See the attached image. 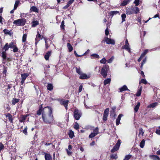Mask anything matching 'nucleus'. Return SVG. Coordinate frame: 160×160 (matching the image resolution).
Wrapping results in <instances>:
<instances>
[{"mask_svg": "<svg viewBox=\"0 0 160 160\" xmlns=\"http://www.w3.org/2000/svg\"><path fill=\"white\" fill-rule=\"evenodd\" d=\"M48 109L49 113L46 114L43 112L42 113L43 120L44 122L47 123L51 124L53 122V116L52 115V112L51 108L50 107H47L44 108V111H46Z\"/></svg>", "mask_w": 160, "mask_h": 160, "instance_id": "1", "label": "nucleus"}, {"mask_svg": "<svg viewBox=\"0 0 160 160\" xmlns=\"http://www.w3.org/2000/svg\"><path fill=\"white\" fill-rule=\"evenodd\" d=\"M109 70V66L104 65L102 67L101 71V74L103 78H105L107 76L108 71Z\"/></svg>", "mask_w": 160, "mask_h": 160, "instance_id": "2", "label": "nucleus"}, {"mask_svg": "<svg viewBox=\"0 0 160 160\" xmlns=\"http://www.w3.org/2000/svg\"><path fill=\"white\" fill-rule=\"evenodd\" d=\"M26 20L24 18L18 19L15 20L13 23L17 26H23L25 24Z\"/></svg>", "mask_w": 160, "mask_h": 160, "instance_id": "3", "label": "nucleus"}, {"mask_svg": "<svg viewBox=\"0 0 160 160\" xmlns=\"http://www.w3.org/2000/svg\"><path fill=\"white\" fill-rule=\"evenodd\" d=\"M121 144L120 140H118L117 142L115 145L113 147L112 149L111 150L112 152H114L117 151L119 149Z\"/></svg>", "mask_w": 160, "mask_h": 160, "instance_id": "4", "label": "nucleus"}, {"mask_svg": "<svg viewBox=\"0 0 160 160\" xmlns=\"http://www.w3.org/2000/svg\"><path fill=\"white\" fill-rule=\"evenodd\" d=\"M81 113L80 112H79L78 110H75L74 112V116L77 120H78L79 119L81 116Z\"/></svg>", "mask_w": 160, "mask_h": 160, "instance_id": "5", "label": "nucleus"}, {"mask_svg": "<svg viewBox=\"0 0 160 160\" xmlns=\"http://www.w3.org/2000/svg\"><path fill=\"white\" fill-rule=\"evenodd\" d=\"M29 76V74L27 73H25L21 74V83L22 85H23L24 83L25 80Z\"/></svg>", "mask_w": 160, "mask_h": 160, "instance_id": "6", "label": "nucleus"}, {"mask_svg": "<svg viewBox=\"0 0 160 160\" xmlns=\"http://www.w3.org/2000/svg\"><path fill=\"white\" fill-rule=\"evenodd\" d=\"M104 42L108 44L114 45L115 43V41L114 40L109 38L108 37H105L104 38Z\"/></svg>", "mask_w": 160, "mask_h": 160, "instance_id": "7", "label": "nucleus"}, {"mask_svg": "<svg viewBox=\"0 0 160 160\" xmlns=\"http://www.w3.org/2000/svg\"><path fill=\"white\" fill-rule=\"evenodd\" d=\"M109 111V108H107L106 109L104 112L103 119V121H105L107 120V117L108 115Z\"/></svg>", "mask_w": 160, "mask_h": 160, "instance_id": "8", "label": "nucleus"}, {"mask_svg": "<svg viewBox=\"0 0 160 160\" xmlns=\"http://www.w3.org/2000/svg\"><path fill=\"white\" fill-rule=\"evenodd\" d=\"M69 101L67 100H62L60 101V103L61 104L64 106L66 110L68 109V106Z\"/></svg>", "mask_w": 160, "mask_h": 160, "instance_id": "9", "label": "nucleus"}, {"mask_svg": "<svg viewBox=\"0 0 160 160\" xmlns=\"http://www.w3.org/2000/svg\"><path fill=\"white\" fill-rule=\"evenodd\" d=\"M90 78V76L89 75H87L85 73H82L80 75L79 78L82 79H88Z\"/></svg>", "mask_w": 160, "mask_h": 160, "instance_id": "10", "label": "nucleus"}, {"mask_svg": "<svg viewBox=\"0 0 160 160\" xmlns=\"http://www.w3.org/2000/svg\"><path fill=\"white\" fill-rule=\"evenodd\" d=\"M156 50V48L152 49L149 50L147 49H145L141 54V57H144L146 55V54L149 51L151 52Z\"/></svg>", "mask_w": 160, "mask_h": 160, "instance_id": "11", "label": "nucleus"}, {"mask_svg": "<svg viewBox=\"0 0 160 160\" xmlns=\"http://www.w3.org/2000/svg\"><path fill=\"white\" fill-rule=\"evenodd\" d=\"M41 35L39 34L38 32H37V34L36 35V38H35V44L37 45L38 43L39 42V41L41 39Z\"/></svg>", "mask_w": 160, "mask_h": 160, "instance_id": "12", "label": "nucleus"}, {"mask_svg": "<svg viewBox=\"0 0 160 160\" xmlns=\"http://www.w3.org/2000/svg\"><path fill=\"white\" fill-rule=\"evenodd\" d=\"M43 154L45 155V160H51L52 159V157L49 154L43 152Z\"/></svg>", "mask_w": 160, "mask_h": 160, "instance_id": "13", "label": "nucleus"}, {"mask_svg": "<svg viewBox=\"0 0 160 160\" xmlns=\"http://www.w3.org/2000/svg\"><path fill=\"white\" fill-rule=\"evenodd\" d=\"M126 13L128 15H130L133 13V12H132V7L130 8L127 7L126 8Z\"/></svg>", "mask_w": 160, "mask_h": 160, "instance_id": "14", "label": "nucleus"}, {"mask_svg": "<svg viewBox=\"0 0 160 160\" xmlns=\"http://www.w3.org/2000/svg\"><path fill=\"white\" fill-rule=\"evenodd\" d=\"M123 116L122 114H120L118 116V118L116 120V123L117 125H118L120 124V122L121 120V118Z\"/></svg>", "mask_w": 160, "mask_h": 160, "instance_id": "15", "label": "nucleus"}, {"mask_svg": "<svg viewBox=\"0 0 160 160\" xmlns=\"http://www.w3.org/2000/svg\"><path fill=\"white\" fill-rule=\"evenodd\" d=\"M139 133L138 136L140 137V138H142L143 136L144 131L143 130L142 128H139Z\"/></svg>", "mask_w": 160, "mask_h": 160, "instance_id": "16", "label": "nucleus"}, {"mask_svg": "<svg viewBox=\"0 0 160 160\" xmlns=\"http://www.w3.org/2000/svg\"><path fill=\"white\" fill-rule=\"evenodd\" d=\"M52 53V51H48L44 55L45 59L47 60H48L49 57L51 56Z\"/></svg>", "mask_w": 160, "mask_h": 160, "instance_id": "17", "label": "nucleus"}, {"mask_svg": "<svg viewBox=\"0 0 160 160\" xmlns=\"http://www.w3.org/2000/svg\"><path fill=\"white\" fill-rule=\"evenodd\" d=\"M120 92H122L126 90L129 91V90L128 89L127 86L126 85H123L122 87L119 88Z\"/></svg>", "mask_w": 160, "mask_h": 160, "instance_id": "18", "label": "nucleus"}, {"mask_svg": "<svg viewBox=\"0 0 160 160\" xmlns=\"http://www.w3.org/2000/svg\"><path fill=\"white\" fill-rule=\"evenodd\" d=\"M142 90V87L139 86L138 88V91L137 93L136 94V95L137 97H139L140 96L141 91Z\"/></svg>", "mask_w": 160, "mask_h": 160, "instance_id": "19", "label": "nucleus"}, {"mask_svg": "<svg viewBox=\"0 0 160 160\" xmlns=\"http://www.w3.org/2000/svg\"><path fill=\"white\" fill-rule=\"evenodd\" d=\"M2 57L3 58L2 60V63H5V62H4V61L5 59H6V52L3 51L2 52Z\"/></svg>", "mask_w": 160, "mask_h": 160, "instance_id": "20", "label": "nucleus"}, {"mask_svg": "<svg viewBox=\"0 0 160 160\" xmlns=\"http://www.w3.org/2000/svg\"><path fill=\"white\" fill-rule=\"evenodd\" d=\"M6 116L7 118H8L10 122H12L13 119L12 118V115L10 113H7V114L6 115Z\"/></svg>", "mask_w": 160, "mask_h": 160, "instance_id": "21", "label": "nucleus"}, {"mask_svg": "<svg viewBox=\"0 0 160 160\" xmlns=\"http://www.w3.org/2000/svg\"><path fill=\"white\" fill-rule=\"evenodd\" d=\"M122 48L123 49L126 50L128 52H130V48L129 47V45L125 44L122 47Z\"/></svg>", "mask_w": 160, "mask_h": 160, "instance_id": "22", "label": "nucleus"}, {"mask_svg": "<svg viewBox=\"0 0 160 160\" xmlns=\"http://www.w3.org/2000/svg\"><path fill=\"white\" fill-rule=\"evenodd\" d=\"M150 157L153 160H160L159 158L157 155H150Z\"/></svg>", "mask_w": 160, "mask_h": 160, "instance_id": "23", "label": "nucleus"}, {"mask_svg": "<svg viewBox=\"0 0 160 160\" xmlns=\"http://www.w3.org/2000/svg\"><path fill=\"white\" fill-rule=\"evenodd\" d=\"M30 10L32 12H38V10L37 8L35 6H32L30 8Z\"/></svg>", "mask_w": 160, "mask_h": 160, "instance_id": "24", "label": "nucleus"}, {"mask_svg": "<svg viewBox=\"0 0 160 160\" xmlns=\"http://www.w3.org/2000/svg\"><path fill=\"white\" fill-rule=\"evenodd\" d=\"M158 104V103L157 102H154L153 103H152V104H151L150 105H149L148 106V108H154Z\"/></svg>", "mask_w": 160, "mask_h": 160, "instance_id": "25", "label": "nucleus"}, {"mask_svg": "<svg viewBox=\"0 0 160 160\" xmlns=\"http://www.w3.org/2000/svg\"><path fill=\"white\" fill-rule=\"evenodd\" d=\"M19 99L17 98H13L12 100V104L15 105L16 103L19 102Z\"/></svg>", "mask_w": 160, "mask_h": 160, "instance_id": "26", "label": "nucleus"}, {"mask_svg": "<svg viewBox=\"0 0 160 160\" xmlns=\"http://www.w3.org/2000/svg\"><path fill=\"white\" fill-rule=\"evenodd\" d=\"M67 46L68 49V51L70 52H71L73 50V47L71 44L70 43H68Z\"/></svg>", "mask_w": 160, "mask_h": 160, "instance_id": "27", "label": "nucleus"}, {"mask_svg": "<svg viewBox=\"0 0 160 160\" xmlns=\"http://www.w3.org/2000/svg\"><path fill=\"white\" fill-rule=\"evenodd\" d=\"M140 103L139 102H138L137 103L136 106H135L134 108V110L135 112H138V109H139V107L140 106Z\"/></svg>", "mask_w": 160, "mask_h": 160, "instance_id": "28", "label": "nucleus"}, {"mask_svg": "<svg viewBox=\"0 0 160 160\" xmlns=\"http://www.w3.org/2000/svg\"><path fill=\"white\" fill-rule=\"evenodd\" d=\"M92 59L99 58V56L97 54H93L91 55Z\"/></svg>", "mask_w": 160, "mask_h": 160, "instance_id": "29", "label": "nucleus"}, {"mask_svg": "<svg viewBox=\"0 0 160 160\" xmlns=\"http://www.w3.org/2000/svg\"><path fill=\"white\" fill-rule=\"evenodd\" d=\"M68 135L69 137L71 138H72L74 136V133L72 130H70L68 133Z\"/></svg>", "mask_w": 160, "mask_h": 160, "instance_id": "30", "label": "nucleus"}, {"mask_svg": "<svg viewBox=\"0 0 160 160\" xmlns=\"http://www.w3.org/2000/svg\"><path fill=\"white\" fill-rule=\"evenodd\" d=\"M32 26L33 27H36L37 25L39 24L38 22L37 21H34L32 22Z\"/></svg>", "mask_w": 160, "mask_h": 160, "instance_id": "31", "label": "nucleus"}, {"mask_svg": "<svg viewBox=\"0 0 160 160\" xmlns=\"http://www.w3.org/2000/svg\"><path fill=\"white\" fill-rule=\"evenodd\" d=\"M111 81L110 78H108L104 80V83L105 85H106L107 84H109L110 83Z\"/></svg>", "mask_w": 160, "mask_h": 160, "instance_id": "32", "label": "nucleus"}, {"mask_svg": "<svg viewBox=\"0 0 160 160\" xmlns=\"http://www.w3.org/2000/svg\"><path fill=\"white\" fill-rule=\"evenodd\" d=\"M47 89L48 90L51 91L52 90L53 88V86L51 84H48L47 86Z\"/></svg>", "mask_w": 160, "mask_h": 160, "instance_id": "33", "label": "nucleus"}, {"mask_svg": "<svg viewBox=\"0 0 160 160\" xmlns=\"http://www.w3.org/2000/svg\"><path fill=\"white\" fill-rule=\"evenodd\" d=\"M145 141L143 139L142 140L140 144V146L141 148H143L145 145Z\"/></svg>", "mask_w": 160, "mask_h": 160, "instance_id": "34", "label": "nucleus"}, {"mask_svg": "<svg viewBox=\"0 0 160 160\" xmlns=\"http://www.w3.org/2000/svg\"><path fill=\"white\" fill-rule=\"evenodd\" d=\"M20 2V1L19 0H17L15 1L14 7V9H16L17 8Z\"/></svg>", "mask_w": 160, "mask_h": 160, "instance_id": "35", "label": "nucleus"}, {"mask_svg": "<svg viewBox=\"0 0 160 160\" xmlns=\"http://www.w3.org/2000/svg\"><path fill=\"white\" fill-rule=\"evenodd\" d=\"M9 48L8 43H6L5 45L4 46L3 48V50H4L5 51L4 52H6V51L8 50Z\"/></svg>", "mask_w": 160, "mask_h": 160, "instance_id": "36", "label": "nucleus"}, {"mask_svg": "<svg viewBox=\"0 0 160 160\" xmlns=\"http://www.w3.org/2000/svg\"><path fill=\"white\" fill-rule=\"evenodd\" d=\"M119 13V12L118 11H112L110 12V14L111 16H113L116 15Z\"/></svg>", "mask_w": 160, "mask_h": 160, "instance_id": "37", "label": "nucleus"}, {"mask_svg": "<svg viewBox=\"0 0 160 160\" xmlns=\"http://www.w3.org/2000/svg\"><path fill=\"white\" fill-rule=\"evenodd\" d=\"M27 37V35L26 34H24L23 35L22 39V42H24L26 41Z\"/></svg>", "mask_w": 160, "mask_h": 160, "instance_id": "38", "label": "nucleus"}, {"mask_svg": "<svg viewBox=\"0 0 160 160\" xmlns=\"http://www.w3.org/2000/svg\"><path fill=\"white\" fill-rule=\"evenodd\" d=\"M132 157V155H127L125 156L123 160H128L130 158H131Z\"/></svg>", "mask_w": 160, "mask_h": 160, "instance_id": "39", "label": "nucleus"}, {"mask_svg": "<svg viewBox=\"0 0 160 160\" xmlns=\"http://www.w3.org/2000/svg\"><path fill=\"white\" fill-rule=\"evenodd\" d=\"M107 62V60L105 58H103L102 60L100 61V62L101 63L105 64Z\"/></svg>", "mask_w": 160, "mask_h": 160, "instance_id": "40", "label": "nucleus"}, {"mask_svg": "<svg viewBox=\"0 0 160 160\" xmlns=\"http://www.w3.org/2000/svg\"><path fill=\"white\" fill-rule=\"evenodd\" d=\"M117 155L116 154H112L110 156V158L112 159H116L118 158Z\"/></svg>", "mask_w": 160, "mask_h": 160, "instance_id": "41", "label": "nucleus"}, {"mask_svg": "<svg viewBox=\"0 0 160 160\" xmlns=\"http://www.w3.org/2000/svg\"><path fill=\"white\" fill-rule=\"evenodd\" d=\"M7 67H6L4 66L3 68V71H2V73L3 74H5L6 76V74L7 72Z\"/></svg>", "mask_w": 160, "mask_h": 160, "instance_id": "42", "label": "nucleus"}, {"mask_svg": "<svg viewBox=\"0 0 160 160\" xmlns=\"http://www.w3.org/2000/svg\"><path fill=\"white\" fill-rule=\"evenodd\" d=\"M121 17L122 19V23L125 21V18H126V16L125 14H123L121 15Z\"/></svg>", "mask_w": 160, "mask_h": 160, "instance_id": "43", "label": "nucleus"}, {"mask_svg": "<svg viewBox=\"0 0 160 160\" xmlns=\"http://www.w3.org/2000/svg\"><path fill=\"white\" fill-rule=\"evenodd\" d=\"M76 69L77 72L79 75L82 73V72L81 71L80 69L79 68H76Z\"/></svg>", "mask_w": 160, "mask_h": 160, "instance_id": "44", "label": "nucleus"}, {"mask_svg": "<svg viewBox=\"0 0 160 160\" xmlns=\"http://www.w3.org/2000/svg\"><path fill=\"white\" fill-rule=\"evenodd\" d=\"M139 83H142L146 84L147 83V82L146 79H141L140 82H139Z\"/></svg>", "mask_w": 160, "mask_h": 160, "instance_id": "45", "label": "nucleus"}, {"mask_svg": "<svg viewBox=\"0 0 160 160\" xmlns=\"http://www.w3.org/2000/svg\"><path fill=\"white\" fill-rule=\"evenodd\" d=\"M9 48H14L15 46V45L14 44L13 42H11L8 45Z\"/></svg>", "mask_w": 160, "mask_h": 160, "instance_id": "46", "label": "nucleus"}, {"mask_svg": "<svg viewBox=\"0 0 160 160\" xmlns=\"http://www.w3.org/2000/svg\"><path fill=\"white\" fill-rule=\"evenodd\" d=\"M74 128L76 130H78L79 129V125L78 123L76 122L74 125Z\"/></svg>", "mask_w": 160, "mask_h": 160, "instance_id": "47", "label": "nucleus"}, {"mask_svg": "<svg viewBox=\"0 0 160 160\" xmlns=\"http://www.w3.org/2000/svg\"><path fill=\"white\" fill-rule=\"evenodd\" d=\"M93 132L97 135L98 134V127H97L94 130Z\"/></svg>", "mask_w": 160, "mask_h": 160, "instance_id": "48", "label": "nucleus"}, {"mask_svg": "<svg viewBox=\"0 0 160 160\" xmlns=\"http://www.w3.org/2000/svg\"><path fill=\"white\" fill-rule=\"evenodd\" d=\"M97 135L96 134H95L93 132H92L90 135L89 136V137L90 138H92L94 137L95 136Z\"/></svg>", "mask_w": 160, "mask_h": 160, "instance_id": "49", "label": "nucleus"}, {"mask_svg": "<svg viewBox=\"0 0 160 160\" xmlns=\"http://www.w3.org/2000/svg\"><path fill=\"white\" fill-rule=\"evenodd\" d=\"M42 108L41 107L37 111V114L39 115H41V113L42 112Z\"/></svg>", "mask_w": 160, "mask_h": 160, "instance_id": "50", "label": "nucleus"}, {"mask_svg": "<svg viewBox=\"0 0 160 160\" xmlns=\"http://www.w3.org/2000/svg\"><path fill=\"white\" fill-rule=\"evenodd\" d=\"M107 28L105 30V34L106 36H107L109 34V31H108V24H107Z\"/></svg>", "mask_w": 160, "mask_h": 160, "instance_id": "51", "label": "nucleus"}, {"mask_svg": "<svg viewBox=\"0 0 160 160\" xmlns=\"http://www.w3.org/2000/svg\"><path fill=\"white\" fill-rule=\"evenodd\" d=\"M113 59H114V57H112L110 58L109 59H108V60H107V61L108 62V63H110L112 62Z\"/></svg>", "mask_w": 160, "mask_h": 160, "instance_id": "52", "label": "nucleus"}, {"mask_svg": "<svg viewBox=\"0 0 160 160\" xmlns=\"http://www.w3.org/2000/svg\"><path fill=\"white\" fill-rule=\"evenodd\" d=\"M135 13L137 14L139 12V8L138 7H135Z\"/></svg>", "mask_w": 160, "mask_h": 160, "instance_id": "53", "label": "nucleus"}, {"mask_svg": "<svg viewBox=\"0 0 160 160\" xmlns=\"http://www.w3.org/2000/svg\"><path fill=\"white\" fill-rule=\"evenodd\" d=\"M27 130V127H26L25 128H24L23 131V132L26 135H27L28 134Z\"/></svg>", "mask_w": 160, "mask_h": 160, "instance_id": "54", "label": "nucleus"}, {"mask_svg": "<svg viewBox=\"0 0 160 160\" xmlns=\"http://www.w3.org/2000/svg\"><path fill=\"white\" fill-rule=\"evenodd\" d=\"M82 88H83L82 85L81 84L80 85L79 87V90H78V92H81V91L82 90Z\"/></svg>", "mask_w": 160, "mask_h": 160, "instance_id": "55", "label": "nucleus"}, {"mask_svg": "<svg viewBox=\"0 0 160 160\" xmlns=\"http://www.w3.org/2000/svg\"><path fill=\"white\" fill-rule=\"evenodd\" d=\"M3 32L5 34H9L10 31L6 29H4L3 30Z\"/></svg>", "mask_w": 160, "mask_h": 160, "instance_id": "56", "label": "nucleus"}, {"mask_svg": "<svg viewBox=\"0 0 160 160\" xmlns=\"http://www.w3.org/2000/svg\"><path fill=\"white\" fill-rule=\"evenodd\" d=\"M139 0H135L134 2V3L135 4L136 6H138L139 4Z\"/></svg>", "mask_w": 160, "mask_h": 160, "instance_id": "57", "label": "nucleus"}, {"mask_svg": "<svg viewBox=\"0 0 160 160\" xmlns=\"http://www.w3.org/2000/svg\"><path fill=\"white\" fill-rule=\"evenodd\" d=\"M74 54H75V56L77 57H79L83 56V55H79L77 53L76 51H74Z\"/></svg>", "mask_w": 160, "mask_h": 160, "instance_id": "58", "label": "nucleus"}, {"mask_svg": "<svg viewBox=\"0 0 160 160\" xmlns=\"http://www.w3.org/2000/svg\"><path fill=\"white\" fill-rule=\"evenodd\" d=\"M4 146L2 143L0 142V151L3 148Z\"/></svg>", "mask_w": 160, "mask_h": 160, "instance_id": "59", "label": "nucleus"}, {"mask_svg": "<svg viewBox=\"0 0 160 160\" xmlns=\"http://www.w3.org/2000/svg\"><path fill=\"white\" fill-rule=\"evenodd\" d=\"M155 132L157 134L160 135V129H157Z\"/></svg>", "mask_w": 160, "mask_h": 160, "instance_id": "60", "label": "nucleus"}, {"mask_svg": "<svg viewBox=\"0 0 160 160\" xmlns=\"http://www.w3.org/2000/svg\"><path fill=\"white\" fill-rule=\"evenodd\" d=\"M13 48H14L13 49V51L14 52H16L18 51V49L17 47L15 46V47Z\"/></svg>", "mask_w": 160, "mask_h": 160, "instance_id": "61", "label": "nucleus"}, {"mask_svg": "<svg viewBox=\"0 0 160 160\" xmlns=\"http://www.w3.org/2000/svg\"><path fill=\"white\" fill-rule=\"evenodd\" d=\"M70 5L69 4H68V3H67V4L66 5H65V6H64L63 8L64 9H66L68 8L70 6Z\"/></svg>", "mask_w": 160, "mask_h": 160, "instance_id": "62", "label": "nucleus"}, {"mask_svg": "<svg viewBox=\"0 0 160 160\" xmlns=\"http://www.w3.org/2000/svg\"><path fill=\"white\" fill-rule=\"evenodd\" d=\"M64 21H63L61 22V28H64V26H65L64 25Z\"/></svg>", "mask_w": 160, "mask_h": 160, "instance_id": "63", "label": "nucleus"}, {"mask_svg": "<svg viewBox=\"0 0 160 160\" xmlns=\"http://www.w3.org/2000/svg\"><path fill=\"white\" fill-rule=\"evenodd\" d=\"M66 151L68 154L69 155H70L72 154V152L69 151L68 149H66Z\"/></svg>", "mask_w": 160, "mask_h": 160, "instance_id": "64", "label": "nucleus"}]
</instances>
